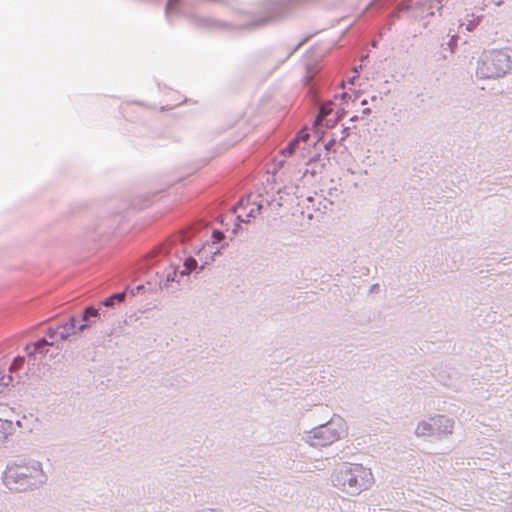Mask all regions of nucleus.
<instances>
[{
  "label": "nucleus",
  "instance_id": "13",
  "mask_svg": "<svg viewBox=\"0 0 512 512\" xmlns=\"http://www.w3.org/2000/svg\"><path fill=\"white\" fill-rule=\"evenodd\" d=\"M185 265L190 270L192 268V266L196 265V261L193 259H188V260H186Z\"/></svg>",
  "mask_w": 512,
  "mask_h": 512
},
{
  "label": "nucleus",
  "instance_id": "3",
  "mask_svg": "<svg viewBox=\"0 0 512 512\" xmlns=\"http://www.w3.org/2000/svg\"><path fill=\"white\" fill-rule=\"evenodd\" d=\"M76 328V319L71 317L69 322L66 325L59 326L56 329L50 328L48 330V336L52 339L51 342L47 340H39L35 343H31L26 346V352L29 360L33 361L40 360L47 352L48 347L54 345V339L59 337L60 340L66 339L71 333H74V329Z\"/></svg>",
  "mask_w": 512,
  "mask_h": 512
},
{
  "label": "nucleus",
  "instance_id": "5",
  "mask_svg": "<svg viewBox=\"0 0 512 512\" xmlns=\"http://www.w3.org/2000/svg\"><path fill=\"white\" fill-rule=\"evenodd\" d=\"M261 212V205L250 197L241 199L236 207L237 218L242 222H250Z\"/></svg>",
  "mask_w": 512,
  "mask_h": 512
},
{
  "label": "nucleus",
  "instance_id": "11",
  "mask_svg": "<svg viewBox=\"0 0 512 512\" xmlns=\"http://www.w3.org/2000/svg\"><path fill=\"white\" fill-rule=\"evenodd\" d=\"M180 0H168L167 2V10L172 11L177 8Z\"/></svg>",
  "mask_w": 512,
  "mask_h": 512
},
{
  "label": "nucleus",
  "instance_id": "2",
  "mask_svg": "<svg viewBox=\"0 0 512 512\" xmlns=\"http://www.w3.org/2000/svg\"><path fill=\"white\" fill-rule=\"evenodd\" d=\"M510 57L504 50H492L483 56L477 67L481 78H498L510 69Z\"/></svg>",
  "mask_w": 512,
  "mask_h": 512
},
{
  "label": "nucleus",
  "instance_id": "16",
  "mask_svg": "<svg viewBox=\"0 0 512 512\" xmlns=\"http://www.w3.org/2000/svg\"><path fill=\"white\" fill-rule=\"evenodd\" d=\"M427 15H433L432 7L429 6V11L427 12Z\"/></svg>",
  "mask_w": 512,
  "mask_h": 512
},
{
  "label": "nucleus",
  "instance_id": "8",
  "mask_svg": "<svg viewBox=\"0 0 512 512\" xmlns=\"http://www.w3.org/2000/svg\"><path fill=\"white\" fill-rule=\"evenodd\" d=\"M332 111V104L323 105L317 118V122L321 121L324 117L329 115Z\"/></svg>",
  "mask_w": 512,
  "mask_h": 512
},
{
  "label": "nucleus",
  "instance_id": "14",
  "mask_svg": "<svg viewBox=\"0 0 512 512\" xmlns=\"http://www.w3.org/2000/svg\"><path fill=\"white\" fill-rule=\"evenodd\" d=\"M88 326V324H82L79 326V330L82 331L84 330L86 327Z\"/></svg>",
  "mask_w": 512,
  "mask_h": 512
},
{
  "label": "nucleus",
  "instance_id": "10",
  "mask_svg": "<svg viewBox=\"0 0 512 512\" xmlns=\"http://www.w3.org/2000/svg\"><path fill=\"white\" fill-rule=\"evenodd\" d=\"M430 430V425L427 423H421L417 426L416 433L418 435H424L426 431Z\"/></svg>",
  "mask_w": 512,
  "mask_h": 512
},
{
  "label": "nucleus",
  "instance_id": "9",
  "mask_svg": "<svg viewBox=\"0 0 512 512\" xmlns=\"http://www.w3.org/2000/svg\"><path fill=\"white\" fill-rule=\"evenodd\" d=\"M89 317H99V311L98 309H95L93 307H88L85 310V314L83 316V321L87 322Z\"/></svg>",
  "mask_w": 512,
  "mask_h": 512
},
{
  "label": "nucleus",
  "instance_id": "6",
  "mask_svg": "<svg viewBox=\"0 0 512 512\" xmlns=\"http://www.w3.org/2000/svg\"><path fill=\"white\" fill-rule=\"evenodd\" d=\"M308 137L309 134L306 131H300L297 135V138L294 141H292L286 149L283 150V153L292 154L296 146L298 145L299 141L302 140L305 142L308 139Z\"/></svg>",
  "mask_w": 512,
  "mask_h": 512
},
{
  "label": "nucleus",
  "instance_id": "4",
  "mask_svg": "<svg viewBox=\"0 0 512 512\" xmlns=\"http://www.w3.org/2000/svg\"><path fill=\"white\" fill-rule=\"evenodd\" d=\"M37 472L36 466L15 464L7 468L4 481L9 489L19 490L29 484L30 478Z\"/></svg>",
  "mask_w": 512,
  "mask_h": 512
},
{
  "label": "nucleus",
  "instance_id": "12",
  "mask_svg": "<svg viewBox=\"0 0 512 512\" xmlns=\"http://www.w3.org/2000/svg\"><path fill=\"white\" fill-rule=\"evenodd\" d=\"M212 238L214 243H218L224 238V235L220 231H214L212 234Z\"/></svg>",
  "mask_w": 512,
  "mask_h": 512
},
{
  "label": "nucleus",
  "instance_id": "15",
  "mask_svg": "<svg viewBox=\"0 0 512 512\" xmlns=\"http://www.w3.org/2000/svg\"><path fill=\"white\" fill-rule=\"evenodd\" d=\"M329 431V427H324L321 431L322 434L326 433Z\"/></svg>",
  "mask_w": 512,
  "mask_h": 512
},
{
  "label": "nucleus",
  "instance_id": "1",
  "mask_svg": "<svg viewBox=\"0 0 512 512\" xmlns=\"http://www.w3.org/2000/svg\"><path fill=\"white\" fill-rule=\"evenodd\" d=\"M336 480L337 484L345 492L356 495L370 488L374 482V477L370 469L362 465H353L352 467L341 470Z\"/></svg>",
  "mask_w": 512,
  "mask_h": 512
},
{
  "label": "nucleus",
  "instance_id": "7",
  "mask_svg": "<svg viewBox=\"0 0 512 512\" xmlns=\"http://www.w3.org/2000/svg\"><path fill=\"white\" fill-rule=\"evenodd\" d=\"M125 297H126V294L124 292L114 294V295L110 296L109 298H107L103 304L107 307H110V306H113V304H114V302H116V300L120 301V302L124 301Z\"/></svg>",
  "mask_w": 512,
  "mask_h": 512
}]
</instances>
